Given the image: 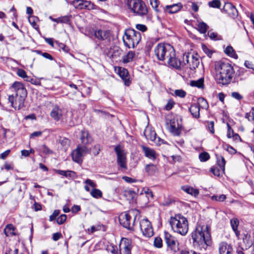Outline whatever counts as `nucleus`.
Listing matches in <instances>:
<instances>
[{
  "label": "nucleus",
  "mask_w": 254,
  "mask_h": 254,
  "mask_svg": "<svg viewBox=\"0 0 254 254\" xmlns=\"http://www.w3.org/2000/svg\"><path fill=\"white\" fill-rule=\"evenodd\" d=\"M210 171L216 176H219L221 173H224V170H222L221 168H218L217 167H213L211 168Z\"/></svg>",
  "instance_id": "42"
},
{
  "label": "nucleus",
  "mask_w": 254,
  "mask_h": 254,
  "mask_svg": "<svg viewBox=\"0 0 254 254\" xmlns=\"http://www.w3.org/2000/svg\"><path fill=\"white\" fill-rule=\"evenodd\" d=\"M131 242L127 238H123L119 245L120 254H131Z\"/></svg>",
  "instance_id": "14"
},
{
  "label": "nucleus",
  "mask_w": 254,
  "mask_h": 254,
  "mask_svg": "<svg viewBox=\"0 0 254 254\" xmlns=\"http://www.w3.org/2000/svg\"><path fill=\"white\" fill-rule=\"evenodd\" d=\"M41 151L45 154H50L53 153L52 150H50L46 145H42L41 147Z\"/></svg>",
  "instance_id": "52"
},
{
  "label": "nucleus",
  "mask_w": 254,
  "mask_h": 254,
  "mask_svg": "<svg viewBox=\"0 0 254 254\" xmlns=\"http://www.w3.org/2000/svg\"><path fill=\"white\" fill-rule=\"evenodd\" d=\"M224 52L227 55L232 58H235L236 59H237L238 58V55L235 53L233 47L230 46H227L225 49Z\"/></svg>",
  "instance_id": "32"
},
{
  "label": "nucleus",
  "mask_w": 254,
  "mask_h": 254,
  "mask_svg": "<svg viewBox=\"0 0 254 254\" xmlns=\"http://www.w3.org/2000/svg\"><path fill=\"white\" fill-rule=\"evenodd\" d=\"M175 104L174 102L172 100H169L165 107V109L167 111L171 110Z\"/></svg>",
  "instance_id": "57"
},
{
  "label": "nucleus",
  "mask_w": 254,
  "mask_h": 254,
  "mask_svg": "<svg viewBox=\"0 0 254 254\" xmlns=\"http://www.w3.org/2000/svg\"><path fill=\"white\" fill-rule=\"evenodd\" d=\"M66 219V216L65 214H62L60 215L58 218L57 219V222L59 224H63Z\"/></svg>",
  "instance_id": "56"
},
{
  "label": "nucleus",
  "mask_w": 254,
  "mask_h": 254,
  "mask_svg": "<svg viewBox=\"0 0 254 254\" xmlns=\"http://www.w3.org/2000/svg\"><path fill=\"white\" fill-rule=\"evenodd\" d=\"M230 223L231 227L233 230V231L235 232V234L237 238H239L240 236V232L237 230L238 226L239 224V220L237 218H232L230 220Z\"/></svg>",
  "instance_id": "27"
},
{
  "label": "nucleus",
  "mask_w": 254,
  "mask_h": 254,
  "mask_svg": "<svg viewBox=\"0 0 254 254\" xmlns=\"http://www.w3.org/2000/svg\"><path fill=\"white\" fill-rule=\"evenodd\" d=\"M55 171L57 174L64 176L65 177H71L74 173L71 171H63L61 170H55Z\"/></svg>",
  "instance_id": "35"
},
{
  "label": "nucleus",
  "mask_w": 254,
  "mask_h": 254,
  "mask_svg": "<svg viewBox=\"0 0 254 254\" xmlns=\"http://www.w3.org/2000/svg\"><path fill=\"white\" fill-rule=\"evenodd\" d=\"M226 196L224 194H221L220 195H214L211 197V198L213 201L222 202L226 199Z\"/></svg>",
  "instance_id": "41"
},
{
  "label": "nucleus",
  "mask_w": 254,
  "mask_h": 254,
  "mask_svg": "<svg viewBox=\"0 0 254 254\" xmlns=\"http://www.w3.org/2000/svg\"><path fill=\"white\" fill-rule=\"evenodd\" d=\"M165 241L168 247L171 251L176 252L178 251V243L175 237L171 236L169 233L165 232Z\"/></svg>",
  "instance_id": "13"
},
{
  "label": "nucleus",
  "mask_w": 254,
  "mask_h": 254,
  "mask_svg": "<svg viewBox=\"0 0 254 254\" xmlns=\"http://www.w3.org/2000/svg\"><path fill=\"white\" fill-rule=\"evenodd\" d=\"M14 94L8 96V100L12 107L19 110L24 105L27 92L24 84L19 81L14 82L9 87Z\"/></svg>",
  "instance_id": "2"
},
{
  "label": "nucleus",
  "mask_w": 254,
  "mask_h": 254,
  "mask_svg": "<svg viewBox=\"0 0 254 254\" xmlns=\"http://www.w3.org/2000/svg\"><path fill=\"white\" fill-rule=\"evenodd\" d=\"M203 82V78H199L197 80L191 81L190 83V85L191 86L197 87L199 88H203L204 87Z\"/></svg>",
  "instance_id": "33"
},
{
  "label": "nucleus",
  "mask_w": 254,
  "mask_h": 254,
  "mask_svg": "<svg viewBox=\"0 0 254 254\" xmlns=\"http://www.w3.org/2000/svg\"><path fill=\"white\" fill-rule=\"evenodd\" d=\"M144 134L147 139L156 142L157 139L155 131L151 129H146Z\"/></svg>",
  "instance_id": "26"
},
{
  "label": "nucleus",
  "mask_w": 254,
  "mask_h": 254,
  "mask_svg": "<svg viewBox=\"0 0 254 254\" xmlns=\"http://www.w3.org/2000/svg\"><path fill=\"white\" fill-rule=\"evenodd\" d=\"M217 165L219 168H221L222 170H225V166L226 161L223 157L220 156L217 158Z\"/></svg>",
  "instance_id": "38"
},
{
  "label": "nucleus",
  "mask_w": 254,
  "mask_h": 254,
  "mask_svg": "<svg viewBox=\"0 0 254 254\" xmlns=\"http://www.w3.org/2000/svg\"><path fill=\"white\" fill-rule=\"evenodd\" d=\"M175 94L176 96L184 98L186 96V92L182 89H178L175 91Z\"/></svg>",
  "instance_id": "53"
},
{
  "label": "nucleus",
  "mask_w": 254,
  "mask_h": 254,
  "mask_svg": "<svg viewBox=\"0 0 254 254\" xmlns=\"http://www.w3.org/2000/svg\"><path fill=\"white\" fill-rule=\"evenodd\" d=\"M132 212L133 211H129L128 213L124 212L119 217L120 224L128 230L133 229L135 223V217L131 218V214Z\"/></svg>",
  "instance_id": "8"
},
{
  "label": "nucleus",
  "mask_w": 254,
  "mask_h": 254,
  "mask_svg": "<svg viewBox=\"0 0 254 254\" xmlns=\"http://www.w3.org/2000/svg\"><path fill=\"white\" fill-rule=\"evenodd\" d=\"M94 38L99 40H104L108 38L110 36V32L108 30H96V33L94 34Z\"/></svg>",
  "instance_id": "22"
},
{
  "label": "nucleus",
  "mask_w": 254,
  "mask_h": 254,
  "mask_svg": "<svg viewBox=\"0 0 254 254\" xmlns=\"http://www.w3.org/2000/svg\"><path fill=\"white\" fill-rule=\"evenodd\" d=\"M181 189L187 193L194 197H196L199 194V190L198 189H194L189 186H184L181 187Z\"/></svg>",
  "instance_id": "23"
},
{
  "label": "nucleus",
  "mask_w": 254,
  "mask_h": 254,
  "mask_svg": "<svg viewBox=\"0 0 254 254\" xmlns=\"http://www.w3.org/2000/svg\"><path fill=\"white\" fill-rule=\"evenodd\" d=\"M209 155L207 152H203L199 154V158L201 161H206L209 159Z\"/></svg>",
  "instance_id": "50"
},
{
  "label": "nucleus",
  "mask_w": 254,
  "mask_h": 254,
  "mask_svg": "<svg viewBox=\"0 0 254 254\" xmlns=\"http://www.w3.org/2000/svg\"><path fill=\"white\" fill-rule=\"evenodd\" d=\"M227 126L228 128L227 136L228 138H231L234 133L233 130L232 129L229 124H227Z\"/></svg>",
  "instance_id": "63"
},
{
  "label": "nucleus",
  "mask_w": 254,
  "mask_h": 254,
  "mask_svg": "<svg viewBox=\"0 0 254 254\" xmlns=\"http://www.w3.org/2000/svg\"><path fill=\"white\" fill-rule=\"evenodd\" d=\"M60 142L61 145L66 149L69 145L70 140L66 138H63L60 140Z\"/></svg>",
  "instance_id": "49"
},
{
  "label": "nucleus",
  "mask_w": 254,
  "mask_h": 254,
  "mask_svg": "<svg viewBox=\"0 0 254 254\" xmlns=\"http://www.w3.org/2000/svg\"><path fill=\"white\" fill-rule=\"evenodd\" d=\"M115 151L117 154V162L118 166L123 169H127V153L123 147L118 145L115 147Z\"/></svg>",
  "instance_id": "9"
},
{
  "label": "nucleus",
  "mask_w": 254,
  "mask_h": 254,
  "mask_svg": "<svg viewBox=\"0 0 254 254\" xmlns=\"http://www.w3.org/2000/svg\"><path fill=\"white\" fill-rule=\"evenodd\" d=\"M72 159L73 161L79 163V145L71 153Z\"/></svg>",
  "instance_id": "34"
},
{
  "label": "nucleus",
  "mask_w": 254,
  "mask_h": 254,
  "mask_svg": "<svg viewBox=\"0 0 254 254\" xmlns=\"http://www.w3.org/2000/svg\"><path fill=\"white\" fill-rule=\"evenodd\" d=\"M135 195V193L134 191L128 190H126L124 192V196L128 199H132Z\"/></svg>",
  "instance_id": "44"
},
{
  "label": "nucleus",
  "mask_w": 254,
  "mask_h": 254,
  "mask_svg": "<svg viewBox=\"0 0 254 254\" xmlns=\"http://www.w3.org/2000/svg\"><path fill=\"white\" fill-rule=\"evenodd\" d=\"M215 69L216 80L219 84L227 85L231 82L235 71L230 64L219 61L215 63Z\"/></svg>",
  "instance_id": "4"
},
{
  "label": "nucleus",
  "mask_w": 254,
  "mask_h": 254,
  "mask_svg": "<svg viewBox=\"0 0 254 254\" xmlns=\"http://www.w3.org/2000/svg\"><path fill=\"white\" fill-rule=\"evenodd\" d=\"M223 11L227 13L232 17H235L238 15V10L230 2H225L223 8Z\"/></svg>",
  "instance_id": "16"
},
{
  "label": "nucleus",
  "mask_w": 254,
  "mask_h": 254,
  "mask_svg": "<svg viewBox=\"0 0 254 254\" xmlns=\"http://www.w3.org/2000/svg\"><path fill=\"white\" fill-rule=\"evenodd\" d=\"M135 56V53L133 52L129 51L127 54L123 57V62L124 63H127L131 62Z\"/></svg>",
  "instance_id": "31"
},
{
  "label": "nucleus",
  "mask_w": 254,
  "mask_h": 254,
  "mask_svg": "<svg viewBox=\"0 0 254 254\" xmlns=\"http://www.w3.org/2000/svg\"><path fill=\"white\" fill-rule=\"evenodd\" d=\"M118 73L119 76L124 81L125 84L127 86H128L130 83V81L129 80L127 70L125 68L119 67Z\"/></svg>",
  "instance_id": "18"
},
{
  "label": "nucleus",
  "mask_w": 254,
  "mask_h": 254,
  "mask_svg": "<svg viewBox=\"0 0 254 254\" xmlns=\"http://www.w3.org/2000/svg\"><path fill=\"white\" fill-rule=\"evenodd\" d=\"M26 81L30 82L31 84L36 85H41V82L37 79H34L31 78L30 76H28L27 79H25Z\"/></svg>",
  "instance_id": "51"
},
{
  "label": "nucleus",
  "mask_w": 254,
  "mask_h": 254,
  "mask_svg": "<svg viewBox=\"0 0 254 254\" xmlns=\"http://www.w3.org/2000/svg\"><path fill=\"white\" fill-rule=\"evenodd\" d=\"M191 237L194 243L198 245L200 249L206 250L211 244L210 227L206 224H198Z\"/></svg>",
  "instance_id": "3"
},
{
  "label": "nucleus",
  "mask_w": 254,
  "mask_h": 254,
  "mask_svg": "<svg viewBox=\"0 0 254 254\" xmlns=\"http://www.w3.org/2000/svg\"><path fill=\"white\" fill-rule=\"evenodd\" d=\"M139 227L142 234L150 238L153 235V230L151 222L147 219H143L139 222Z\"/></svg>",
  "instance_id": "12"
},
{
  "label": "nucleus",
  "mask_w": 254,
  "mask_h": 254,
  "mask_svg": "<svg viewBox=\"0 0 254 254\" xmlns=\"http://www.w3.org/2000/svg\"><path fill=\"white\" fill-rule=\"evenodd\" d=\"M170 224L172 230L182 236H185L189 230V223L187 219L181 214H176L171 217Z\"/></svg>",
  "instance_id": "5"
},
{
  "label": "nucleus",
  "mask_w": 254,
  "mask_h": 254,
  "mask_svg": "<svg viewBox=\"0 0 254 254\" xmlns=\"http://www.w3.org/2000/svg\"><path fill=\"white\" fill-rule=\"evenodd\" d=\"M189 110L193 117L195 118H198L199 117L200 108L198 105L196 104L191 105Z\"/></svg>",
  "instance_id": "25"
},
{
  "label": "nucleus",
  "mask_w": 254,
  "mask_h": 254,
  "mask_svg": "<svg viewBox=\"0 0 254 254\" xmlns=\"http://www.w3.org/2000/svg\"><path fill=\"white\" fill-rule=\"evenodd\" d=\"M210 7L213 8H220L221 2L219 0H213L208 2Z\"/></svg>",
  "instance_id": "47"
},
{
  "label": "nucleus",
  "mask_w": 254,
  "mask_h": 254,
  "mask_svg": "<svg viewBox=\"0 0 254 254\" xmlns=\"http://www.w3.org/2000/svg\"><path fill=\"white\" fill-rule=\"evenodd\" d=\"M94 5L90 1L80 0V9H93Z\"/></svg>",
  "instance_id": "29"
},
{
  "label": "nucleus",
  "mask_w": 254,
  "mask_h": 254,
  "mask_svg": "<svg viewBox=\"0 0 254 254\" xmlns=\"http://www.w3.org/2000/svg\"><path fill=\"white\" fill-rule=\"evenodd\" d=\"M91 195L95 198H101L102 196V191L99 190V189H93L91 192H90Z\"/></svg>",
  "instance_id": "37"
},
{
  "label": "nucleus",
  "mask_w": 254,
  "mask_h": 254,
  "mask_svg": "<svg viewBox=\"0 0 254 254\" xmlns=\"http://www.w3.org/2000/svg\"><path fill=\"white\" fill-rule=\"evenodd\" d=\"M207 126L211 133H214V122L212 121L208 122L207 123Z\"/></svg>",
  "instance_id": "59"
},
{
  "label": "nucleus",
  "mask_w": 254,
  "mask_h": 254,
  "mask_svg": "<svg viewBox=\"0 0 254 254\" xmlns=\"http://www.w3.org/2000/svg\"><path fill=\"white\" fill-rule=\"evenodd\" d=\"M219 252L220 254H231L233 248L230 245L222 242L219 244Z\"/></svg>",
  "instance_id": "19"
},
{
  "label": "nucleus",
  "mask_w": 254,
  "mask_h": 254,
  "mask_svg": "<svg viewBox=\"0 0 254 254\" xmlns=\"http://www.w3.org/2000/svg\"><path fill=\"white\" fill-rule=\"evenodd\" d=\"M136 28L142 32H144L147 30V27L143 24H138L135 26Z\"/></svg>",
  "instance_id": "62"
},
{
  "label": "nucleus",
  "mask_w": 254,
  "mask_h": 254,
  "mask_svg": "<svg viewBox=\"0 0 254 254\" xmlns=\"http://www.w3.org/2000/svg\"><path fill=\"white\" fill-rule=\"evenodd\" d=\"M80 156L85 154L89 151L90 148L88 146V144L92 141V138L89 135L87 131L83 130L80 135Z\"/></svg>",
  "instance_id": "10"
},
{
  "label": "nucleus",
  "mask_w": 254,
  "mask_h": 254,
  "mask_svg": "<svg viewBox=\"0 0 254 254\" xmlns=\"http://www.w3.org/2000/svg\"><path fill=\"white\" fill-rule=\"evenodd\" d=\"M37 19V17L35 16H30L28 17V20L29 22L30 23L31 25L32 26V27L37 29L38 28V26L36 24V20Z\"/></svg>",
  "instance_id": "46"
},
{
  "label": "nucleus",
  "mask_w": 254,
  "mask_h": 254,
  "mask_svg": "<svg viewBox=\"0 0 254 254\" xmlns=\"http://www.w3.org/2000/svg\"><path fill=\"white\" fill-rule=\"evenodd\" d=\"M202 48L203 52L207 55V56L209 58H211L212 54L213 53V52L205 45H202Z\"/></svg>",
  "instance_id": "55"
},
{
  "label": "nucleus",
  "mask_w": 254,
  "mask_h": 254,
  "mask_svg": "<svg viewBox=\"0 0 254 254\" xmlns=\"http://www.w3.org/2000/svg\"><path fill=\"white\" fill-rule=\"evenodd\" d=\"M182 8L181 3L174 4L170 5H166L165 10L169 13H174L179 11Z\"/></svg>",
  "instance_id": "21"
},
{
  "label": "nucleus",
  "mask_w": 254,
  "mask_h": 254,
  "mask_svg": "<svg viewBox=\"0 0 254 254\" xmlns=\"http://www.w3.org/2000/svg\"><path fill=\"white\" fill-rule=\"evenodd\" d=\"M123 40L126 47L134 48L141 40L140 33L133 29L127 30L125 32Z\"/></svg>",
  "instance_id": "6"
},
{
  "label": "nucleus",
  "mask_w": 254,
  "mask_h": 254,
  "mask_svg": "<svg viewBox=\"0 0 254 254\" xmlns=\"http://www.w3.org/2000/svg\"><path fill=\"white\" fill-rule=\"evenodd\" d=\"M154 246L157 248H161L163 246V242L161 238L156 237L154 240Z\"/></svg>",
  "instance_id": "43"
},
{
  "label": "nucleus",
  "mask_w": 254,
  "mask_h": 254,
  "mask_svg": "<svg viewBox=\"0 0 254 254\" xmlns=\"http://www.w3.org/2000/svg\"><path fill=\"white\" fill-rule=\"evenodd\" d=\"M17 74L19 77L24 78L25 79H27L28 76L27 75L26 71L21 68H19L17 70Z\"/></svg>",
  "instance_id": "48"
},
{
  "label": "nucleus",
  "mask_w": 254,
  "mask_h": 254,
  "mask_svg": "<svg viewBox=\"0 0 254 254\" xmlns=\"http://www.w3.org/2000/svg\"><path fill=\"white\" fill-rule=\"evenodd\" d=\"M198 30L201 33H205L207 30V25L203 22H200L197 25Z\"/></svg>",
  "instance_id": "39"
},
{
  "label": "nucleus",
  "mask_w": 254,
  "mask_h": 254,
  "mask_svg": "<svg viewBox=\"0 0 254 254\" xmlns=\"http://www.w3.org/2000/svg\"><path fill=\"white\" fill-rule=\"evenodd\" d=\"M56 44L58 46V48L60 49H62L64 52L68 53L69 49L68 47L65 45L64 44L59 42H56Z\"/></svg>",
  "instance_id": "54"
},
{
  "label": "nucleus",
  "mask_w": 254,
  "mask_h": 254,
  "mask_svg": "<svg viewBox=\"0 0 254 254\" xmlns=\"http://www.w3.org/2000/svg\"><path fill=\"white\" fill-rule=\"evenodd\" d=\"M15 229L16 228L12 224H8L4 228L3 232L7 237L15 236L16 235L14 233Z\"/></svg>",
  "instance_id": "24"
},
{
  "label": "nucleus",
  "mask_w": 254,
  "mask_h": 254,
  "mask_svg": "<svg viewBox=\"0 0 254 254\" xmlns=\"http://www.w3.org/2000/svg\"><path fill=\"white\" fill-rule=\"evenodd\" d=\"M150 5L152 8L156 11H159V4L160 2L158 0H150Z\"/></svg>",
  "instance_id": "45"
},
{
  "label": "nucleus",
  "mask_w": 254,
  "mask_h": 254,
  "mask_svg": "<svg viewBox=\"0 0 254 254\" xmlns=\"http://www.w3.org/2000/svg\"><path fill=\"white\" fill-rule=\"evenodd\" d=\"M141 147L145 157L152 160L156 159L158 154L154 149L143 145Z\"/></svg>",
  "instance_id": "17"
},
{
  "label": "nucleus",
  "mask_w": 254,
  "mask_h": 254,
  "mask_svg": "<svg viewBox=\"0 0 254 254\" xmlns=\"http://www.w3.org/2000/svg\"><path fill=\"white\" fill-rule=\"evenodd\" d=\"M50 115L56 121H59L62 117V111L58 106H55L51 112Z\"/></svg>",
  "instance_id": "20"
},
{
  "label": "nucleus",
  "mask_w": 254,
  "mask_h": 254,
  "mask_svg": "<svg viewBox=\"0 0 254 254\" xmlns=\"http://www.w3.org/2000/svg\"><path fill=\"white\" fill-rule=\"evenodd\" d=\"M70 15H65L57 18L53 19L52 20L57 23L68 24L70 20Z\"/></svg>",
  "instance_id": "30"
},
{
  "label": "nucleus",
  "mask_w": 254,
  "mask_h": 254,
  "mask_svg": "<svg viewBox=\"0 0 254 254\" xmlns=\"http://www.w3.org/2000/svg\"><path fill=\"white\" fill-rule=\"evenodd\" d=\"M100 150H101V148H100V145L96 144L94 147V148L93 150V153L95 156H96L98 154H99Z\"/></svg>",
  "instance_id": "61"
},
{
  "label": "nucleus",
  "mask_w": 254,
  "mask_h": 254,
  "mask_svg": "<svg viewBox=\"0 0 254 254\" xmlns=\"http://www.w3.org/2000/svg\"><path fill=\"white\" fill-rule=\"evenodd\" d=\"M170 131L174 135L179 136L182 132V126L178 120L173 119L170 122Z\"/></svg>",
  "instance_id": "15"
},
{
  "label": "nucleus",
  "mask_w": 254,
  "mask_h": 254,
  "mask_svg": "<svg viewBox=\"0 0 254 254\" xmlns=\"http://www.w3.org/2000/svg\"><path fill=\"white\" fill-rule=\"evenodd\" d=\"M59 213H60V210H55L54 211V212L53 213V214L51 215H50L49 220L50 221H52L54 220L56 218V217L58 216Z\"/></svg>",
  "instance_id": "58"
},
{
  "label": "nucleus",
  "mask_w": 254,
  "mask_h": 254,
  "mask_svg": "<svg viewBox=\"0 0 254 254\" xmlns=\"http://www.w3.org/2000/svg\"><path fill=\"white\" fill-rule=\"evenodd\" d=\"M145 169L146 172L149 175H154L158 170L157 166L153 164L146 165L145 166Z\"/></svg>",
  "instance_id": "28"
},
{
  "label": "nucleus",
  "mask_w": 254,
  "mask_h": 254,
  "mask_svg": "<svg viewBox=\"0 0 254 254\" xmlns=\"http://www.w3.org/2000/svg\"><path fill=\"white\" fill-rule=\"evenodd\" d=\"M154 54L160 61H167L168 66L177 69L181 68V63L176 58L175 51L169 44H158L154 49Z\"/></svg>",
  "instance_id": "1"
},
{
  "label": "nucleus",
  "mask_w": 254,
  "mask_h": 254,
  "mask_svg": "<svg viewBox=\"0 0 254 254\" xmlns=\"http://www.w3.org/2000/svg\"><path fill=\"white\" fill-rule=\"evenodd\" d=\"M96 29H94L93 27H86L85 30V34L87 35L90 38H94L95 34L96 33Z\"/></svg>",
  "instance_id": "36"
},
{
  "label": "nucleus",
  "mask_w": 254,
  "mask_h": 254,
  "mask_svg": "<svg viewBox=\"0 0 254 254\" xmlns=\"http://www.w3.org/2000/svg\"><path fill=\"white\" fill-rule=\"evenodd\" d=\"M183 62L185 64H188L191 69H195L199 64L198 55L197 54H192L190 53L184 54Z\"/></svg>",
  "instance_id": "11"
},
{
  "label": "nucleus",
  "mask_w": 254,
  "mask_h": 254,
  "mask_svg": "<svg viewBox=\"0 0 254 254\" xmlns=\"http://www.w3.org/2000/svg\"><path fill=\"white\" fill-rule=\"evenodd\" d=\"M127 5L136 15L142 16L148 13L147 8L142 0H127Z\"/></svg>",
  "instance_id": "7"
},
{
  "label": "nucleus",
  "mask_w": 254,
  "mask_h": 254,
  "mask_svg": "<svg viewBox=\"0 0 254 254\" xmlns=\"http://www.w3.org/2000/svg\"><path fill=\"white\" fill-rule=\"evenodd\" d=\"M5 254H23L21 252H19L18 250L15 249L14 250L10 249L8 251L5 252Z\"/></svg>",
  "instance_id": "60"
},
{
  "label": "nucleus",
  "mask_w": 254,
  "mask_h": 254,
  "mask_svg": "<svg viewBox=\"0 0 254 254\" xmlns=\"http://www.w3.org/2000/svg\"><path fill=\"white\" fill-rule=\"evenodd\" d=\"M231 96L237 100H241L243 98V96L240 94L239 93L237 92H233L231 94Z\"/></svg>",
  "instance_id": "64"
},
{
  "label": "nucleus",
  "mask_w": 254,
  "mask_h": 254,
  "mask_svg": "<svg viewBox=\"0 0 254 254\" xmlns=\"http://www.w3.org/2000/svg\"><path fill=\"white\" fill-rule=\"evenodd\" d=\"M85 183L86 185L84 186V188L85 190L87 191H89L90 190V188L89 186H90L92 188H95L96 186V184L92 180L90 179H87L85 181Z\"/></svg>",
  "instance_id": "40"
}]
</instances>
